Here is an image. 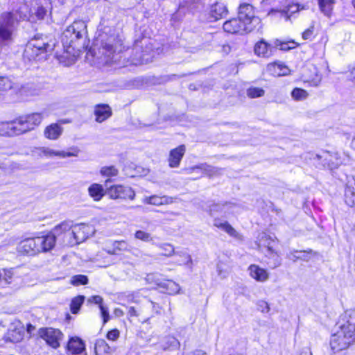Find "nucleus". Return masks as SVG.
Wrapping results in <instances>:
<instances>
[{
	"mask_svg": "<svg viewBox=\"0 0 355 355\" xmlns=\"http://www.w3.org/2000/svg\"><path fill=\"white\" fill-rule=\"evenodd\" d=\"M211 15L216 20L220 19L227 14V9L224 3H216L211 7Z\"/></svg>",
	"mask_w": 355,
	"mask_h": 355,
	"instance_id": "obj_33",
	"label": "nucleus"
},
{
	"mask_svg": "<svg viewBox=\"0 0 355 355\" xmlns=\"http://www.w3.org/2000/svg\"><path fill=\"white\" fill-rule=\"evenodd\" d=\"M87 33V25L83 20H76L62 33L61 40L64 48H79V44Z\"/></svg>",
	"mask_w": 355,
	"mask_h": 355,
	"instance_id": "obj_1",
	"label": "nucleus"
},
{
	"mask_svg": "<svg viewBox=\"0 0 355 355\" xmlns=\"http://www.w3.org/2000/svg\"><path fill=\"white\" fill-rule=\"evenodd\" d=\"M88 302L90 303H94L99 305L101 316L103 319V323H106L110 319V315L107 308L104 306L103 304H102L103 298L99 295H94L89 297L88 299Z\"/></svg>",
	"mask_w": 355,
	"mask_h": 355,
	"instance_id": "obj_32",
	"label": "nucleus"
},
{
	"mask_svg": "<svg viewBox=\"0 0 355 355\" xmlns=\"http://www.w3.org/2000/svg\"><path fill=\"white\" fill-rule=\"evenodd\" d=\"M162 346L164 350L177 349L180 347V342L175 337L168 336L164 338Z\"/></svg>",
	"mask_w": 355,
	"mask_h": 355,
	"instance_id": "obj_40",
	"label": "nucleus"
},
{
	"mask_svg": "<svg viewBox=\"0 0 355 355\" xmlns=\"http://www.w3.org/2000/svg\"><path fill=\"white\" fill-rule=\"evenodd\" d=\"M304 355H308L307 354H304Z\"/></svg>",
	"mask_w": 355,
	"mask_h": 355,
	"instance_id": "obj_64",
	"label": "nucleus"
},
{
	"mask_svg": "<svg viewBox=\"0 0 355 355\" xmlns=\"http://www.w3.org/2000/svg\"><path fill=\"white\" fill-rule=\"evenodd\" d=\"M68 350L73 354H79L85 349V344L79 338H72L67 345Z\"/></svg>",
	"mask_w": 355,
	"mask_h": 355,
	"instance_id": "obj_31",
	"label": "nucleus"
},
{
	"mask_svg": "<svg viewBox=\"0 0 355 355\" xmlns=\"http://www.w3.org/2000/svg\"><path fill=\"white\" fill-rule=\"evenodd\" d=\"M119 173L118 169L114 166H104L101 169V174L105 177H114L116 176Z\"/></svg>",
	"mask_w": 355,
	"mask_h": 355,
	"instance_id": "obj_45",
	"label": "nucleus"
},
{
	"mask_svg": "<svg viewBox=\"0 0 355 355\" xmlns=\"http://www.w3.org/2000/svg\"><path fill=\"white\" fill-rule=\"evenodd\" d=\"M19 249L21 251L30 254L35 255L39 253L38 244L37 242V236L33 238H28L19 244Z\"/></svg>",
	"mask_w": 355,
	"mask_h": 355,
	"instance_id": "obj_22",
	"label": "nucleus"
},
{
	"mask_svg": "<svg viewBox=\"0 0 355 355\" xmlns=\"http://www.w3.org/2000/svg\"><path fill=\"white\" fill-rule=\"evenodd\" d=\"M320 9L324 15L329 17L335 4V0H318Z\"/></svg>",
	"mask_w": 355,
	"mask_h": 355,
	"instance_id": "obj_37",
	"label": "nucleus"
},
{
	"mask_svg": "<svg viewBox=\"0 0 355 355\" xmlns=\"http://www.w3.org/2000/svg\"><path fill=\"white\" fill-rule=\"evenodd\" d=\"M259 309L263 313H268L270 311L268 304L265 301H260L258 303Z\"/></svg>",
	"mask_w": 355,
	"mask_h": 355,
	"instance_id": "obj_55",
	"label": "nucleus"
},
{
	"mask_svg": "<svg viewBox=\"0 0 355 355\" xmlns=\"http://www.w3.org/2000/svg\"><path fill=\"white\" fill-rule=\"evenodd\" d=\"M257 244L260 248L261 246L267 248V250H271L275 244V241L268 234L262 232L257 237Z\"/></svg>",
	"mask_w": 355,
	"mask_h": 355,
	"instance_id": "obj_30",
	"label": "nucleus"
},
{
	"mask_svg": "<svg viewBox=\"0 0 355 355\" xmlns=\"http://www.w3.org/2000/svg\"><path fill=\"white\" fill-rule=\"evenodd\" d=\"M73 227H71V229H69L63 236H62V239L60 241L63 245H69V246H74L76 245V241L75 239V236L73 234Z\"/></svg>",
	"mask_w": 355,
	"mask_h": 355,
	"instance_id": "obj_41",
	"label": "nucleus"
},
{
	"mask_svg": "<svg viewBox=\"0 0 355 355\" xmlns=\"http://www.w3.org/2000/svg\"><path fill=\"white\" fill-rule=\"evenodd\" d=\"M12 276H13V272H12V271L11 270H4L3 279L7 283H10L11 282V279L12 278Z\"/></svg>",
	"mask_w": 355,
	"mask_h": 355,
	"instance_id": "obj_56",
	"label": "nucleus"
},
{
	"mask_svg": "<svg viewBox=\"0 0 355 355\" xmlns=\"http://www.w3.org/2000/svg\"><path fill=\"white\" fill-rule=\"evenodd\" d=\"M94 114L96 121L102 123L112 115L110 107L106 104H98L94 107Z\"/></svg>",
	"mask_w": 355,
	"mask_h": 355,
	"instance_id": "obj_23",
	"label": "nucleus"
},
{
	"mask_svg": "<svg viewBox=\"0 0 355 355\" xmlns=\"http://www.w3.org/2000/svg\"><path fill=\"white\" fill-rule=\"evenodd\" d=\"M223 29L225 32L236 34L252 32V27L247 26L245 22L239 17L231 19L223 24Z\"/></svg>",
	"mask_w": 355,
	"mask_h": 355,
	"instance_id": "obj_9",
	"label": "nucleus"
},
{
	"mask_svg": "<svg viewBox=\"0 0 355 355\" xmlns=\"http://www.w3.org/2000/svg\"><path fill=\"white\" fill-rule=\"evenodd\" d=\"M214 225L227 232L230 236L236 237L238 233L227 221H223L220 219L214 220Z\"/></svg>",
	"mask_w": 355,
	"mask_h": 355,
	"instance_id": "obj_35",
	"label": "nucleus"
},
{
	"mask_svg": "<svg viewBox=\"0 0 355 355\" xmlns=\"http://www.w3.org/2000/svg\"><path fill=\"white\" fill-rule=\"evenodd\" d=\"M174 198L167 196H159L153 195L149 197H145L142 201L146 204L159 206L162 205L172 204L174 202Z\"/></svg>",
	"mask_w": 355,
	"mask_h": 355,
	"instance_id": "obj_26",
	"label": "nucleus"
},
{
	"mask_svg": "<svg viewBox=\"0 0 355 355\" xmlns=\"http://www.w3.org/2000/svg\"><path fill=\"white\" fill-rule=\"evenodd\" d=\"M119 336V331L117 329H113L108 331L107 334V339L110 340H116Z\"/></svg>",
	"mask_w": 355,
	"mask_h": 355,
	"instance_id": "obj_54",
	"label": "nucleus"
},
{
	"mask_svg": "<svg viewBox=\"0 0 355 355\" xmlns=\"http://www.w3.org/2000/svg\"><path fill=\"white\" fill-rule=\"evenodd\" d=\"M302 9H304V6H302L298 3H293L288 6L286 10L271 9L268 12V15L273 16L277 15L279 17L284 18L285 20H288L291 15Z\"/></svg>",
	"mask_w": 355,
	"mask_h": 355,
	"instance_id": "obj_20",
	"label": "nucleus"
},
{
	"mask_svg": "<svg viewBox=\"0 0 355 355\" xmlns=\"http://www.w3.org/2000/svg\"><path fill=\"white\" fill-rule=\"evenodd\" d=\"M313 159L317 162L318 167L327 168L330 170L337 168L342 164V159L338 153L322 150L315 154Z\"/></svg>",
	"mask_w": 355,
	"mask_h": 355,
	"instance_id": "obj_4",
	"label": "nucleus"
},
{
	"mask_svg": "<svg viewBox=\"0 0 355 355\" xmlns=\"http://www.w3.org/2000/svg\"><path fill=\"white\" fill-rule=\"evenodd\" d=\"M238 17L248 26L252 27V31L261 27V19L255 16L253 6L248 3L240 6Z\"/></svg>",
	"mask_w": 355,
	"mask_h": 355,
	"instance_id": "obj_5",
	"label": "nucleus"
},
{
	"mask_svg": "<svg viewBox=\"0 0 355 355\" xmlns=\"http://www.w3.org/2000/svg\"><path fill=\"white\" fill-rule=\"evenodd\" d=\"M186 151L184 145H180L178 147L171 150L168 159V165L171 168L178 167Z\"/></svg>",
	"mask_w": 355,
	"mask_h": 355,
	"instance_id": "obj_21",
	"label": "nucleus"
},
{
	"mask_svg": "<svg viewBox=\"0 0 355 355\" xmlns=\"http://www.w3.org/2000/svg\"><path fill=\"white\" fill-rule=\"evenodd\" d=\"M340 334L347 340H348L351 344L355 342V323L348 320L342 325L340 326L338 330Z\"/></svg>",
	"mask_w": 355,
	"mask_h": 355,
	"instance_id": "obj_24",
	"label": "nucleus"
},
{
	"mask_svg": "<svg viewBox=\"0 0 355 355\" xmlns=\"http://www.w3.org/2000/svg\"><path fill=\"white\" fill-rule=\"evenodd\" d=\"M206 173L208 175L211 176L218 173V170L216 168L212 166H208L207 168L205 169Z\"/></svg>",
	"mask_w": 355,
	"mask_h": 355,
	"instance_id": "obj_58",
	"label": "nucleus"
},
{
	"mask_svg": "<svg viewBox=\"0 0 355 355\" xmlns=\"http://www.w3.org/2000/svg\"><path fill=\"white\" fill-rule=\"evenodd\" d=\"M39 253L51 250L55 245V236L50 233L46 235L37 236Z\"/></svg>",
	"mask_w": 355,
	"mask_h": 355,
	"instance_id": "obj_19",
	"label": "nucleus"
},
{
	"mask_svg": "<svg viewBox=\"0 0 355 355\" xmlns=\"http://www.w3.org/2000/svg\"><path fill=\"white\" fill-rule=\"evenodd\" d=\"M291 96L295 100L301 101L305 99L307 97L308 94L304 89L295 88L291 92Z\"/></svg>",
	"mask_w": 355,
	"mask_h": 355,
	"instance_id": "obj_47",
	"label": "nucleus"
},
{
	"mask_svg": "<svg viewBox=\"0 0 355 355\" xmlns=\"http://www.w3.org/2000/svg\"><path fill=\"white\" fill-rule=\"evenodd\" d=\"M76 245L84 242L89 236L94 233L93 226L87 224H77L72 225Z\"/></svg>",
	"mask_w": 355,
	"mask_h": 355,
	"instance_id": "obj_13",
	"label": "nucleus"
},
{
	"mask_svg": "<svg viewBox=\"0 0 355 355\" xmlns=\"http://www.w3.org/2000/svg\"><path fill=\"white\" fill-rule=\"evenodd\" d=\"M89 196L96 201L100 200L105 195L104 189L99 184H92L88 189Z\"/></svg>",
	"mask_w": 355,
	"mask_h": 355,
	"instance_id": "obj_34",
	"label": "nucleus"
},
{
	"mask_svg": "<svg viewBox=\"0 0 355 355\" xmlns=\"http://www.w3.org/2000/svg\"><path fill=\"white\" fill-rule=\"evenodd\" d=\"M62 131L63 129L60 125L52 123L45 128L44 134L47 139L56 140L60 137Z\"/></svg>",
	"mask_w": 355,
	"mask_h": 355,
	"instance_id": "obj_28",
	"label": "nucleus"
},
{
	"mask_svg": "<svg viewBox=\"0 0 355 355\" xmlns=\"http://www.w3.org/2000/svg\"><path fill=\"white\" fill-rule=\"evenodd\" d=\"M38 335L48 345L54 349L60 347V341L63 338L62 333L59 329L53 328H41Z\"/></svg>",
	"mask_w": 355,
	"mask_h": 355,
	"instance_id": "obj_8",
	"label": "nucleus"
},
{
	"mask_svg": "<svg viewBox=\"0 0 355 355\" xmlns=\"http://www.w3.org/2000/svg\"><path fill=\"white\" fill-rule=\"evenodd\" d=\"M180 256L183 257V260L179 263L180 264H188L189 263H191L192 259L189 254L183 252Z\"/></svg>",
	"mask_w": 355,
	"mask_h": 355,
	"instance_id": "obj_57",
	"label": "nucleus"
},
{
	"mask_svg": "<svg viewBox=\"0 0 355 355\" xmlns=\"http://www.w3.org/2000/svg\"><path fill=\"white\" fill-rule=\"evenodd\" d=\"M266 257H268L269 261L267 263L272 268H275L280 266L281 259L279 254L272 249L271 250H267L266 252Z\"/></svg>",
	"mask_w": 355,
	"mask_h": 355,
	"instance_id": "obj_36",
	"label": "nucleus"
},
{
	"mask_svg": "<svg viewBox=\"0 0 355 355\" xmlns=\"http://www.w3.org/2000/svg\"><path fill=\"white\" fill-rule=\"evenodd\" d=\"M265 91L260 87H251L247 89V96L251 98L263 96Z\"/></svg>",
	"mask_w": 355,
	"mask_h": 355,
	"instance_id": "obj_44",
	"label": "nucleus"
},
{
	"mask_svg": "<svg viewBox=\"0 0 355 355\" xmlns=\"http://www.w3.org/2000/svg\"><path fill=\"white\" fill-rule=\"evenodd\" d=\"M131 250V245L125 240L110 241L105 248L106 252L112 255H119L125 252H130Z\"/></svg>",
	"mask_w": 355,
	"mask_h": 355,
	"instance_id": "obj_12",
	"label": "nucleus"
},
{
	"mask_svg": "<svg viewBox=\"0 0 355 355\" xmlns=\"http://www.w3.org/2000/svg\"><path fill=\"white\" fill-rule=\"evenodd\" d=\"M192 355H206V354L200 350L195 351Z\"/></svg>",
	"mask_w": 355,
	"mask_h": 355,
	"instance_id": "obj_60",
	"label": "nucleus"
},
{
	"mask_svg": "<svg viewBox=\"0 0 355 355\" xmlns=\"http://www.w3.org/2000/svg\"><path fill=\"white\" fill-rule=\"evenodd\" d=\"M135 238L144 242H150L152 241L150 234L143 230L136 231L135 233Z\"/></svg>",
	"mask_w": 355,
	"mask_h": 355,
	"instance_id": "obj_51",
	"label": "nucleus"
},
{
	"mask_svg": "<svg viewBox=\"0 0 355 355\" xmlns=\"http://www.w3.org/2000/svg\"><path fill=\"white\" fill-rule=\"evenodd\" d=\"M235 208V205L230 202L212 203L209 206V212L211 216L216 214H230L234 213Z\"/></svg>",
	"mask_w": 355,
	"mask_h": 355,
	"instance_id": "obj_18",
	"label": "nucleus"
},
{
	"mask_svg": "<svg viewBox=\"0 0 355 355\" xmlns=\"http://www.w3.org/2000/svg\"><path fill=\"white\" fill-rule=\"evenodd\" d=\"M28 43L26 44L24 51V58L29 61L40 59V56L44 54L40 51H38L35 47H31L29 52H28Z\"/></svg>",
	"mask_w": 355,
	"mask_h": 355,
	"instance_id": "obj_38",
	"label": "nucleus"
},
{
	"mask_svg": "<svg viewBox=\"0 0 355 355\" xmlns=\"http://www.w3.org/2000/svg\"><path fill=\"white\" fill-rule=\"evenodd\" d=\"M85 300V297L78 295L72 299L70 304V310L73 314L78 313Z\"/></svg>",
	"mask_w": 355,
	"mask_h": 355,
	"instance_id": "obj_42",
	"label": "nucleus"
},
{
	"mask_svg": "<svg viewBox=\"0 0 355 355\" xmlns=\"http://www.w3.org/2000/svg\"><path fill=\"white\" fill-rule=\"evenodd\" d=\"M164 285L169 294H177L180 292V286L173 281H167Z\"/></svg>",
	"mask_w": 355,
	"mask_h": 355,
	"instance_id": "obj_49",
	"label": "nucleus"
},
{
	"mask_svg": "<svg viewBox=\"0 0 355 355\" xmlns=\"http://www.w3.org/2000/svg\"><path fill=\"white\" fill-rule=\"evenodd\" d=\"M107 195L112 199H130L133 200L135 193L131 187L123 185H114L107 189Z\"/></svg>",
	"mask_w": 355,
	"mask_h": 355,
	"instance_id": "obj_10",
	"label": "nucleus"
},
{
	"mask_svg": "<svg viewBox=\"0 0 355 355\" xmlns=\"http://www.w3.org/2000/svg\"><path fill=\"white\" fill-rule=\"evenodd\" d=\"M351 343L345 338L339 331L333 334L330 340V346L331 350L334 352H339L340 351L347 349L350 345Z\"/></svg>",
	"mask_w": 355,
	"mask_h": 355,
	"instance_id": "obj_15",
	"label": "nucleus"
},
{
	"mask_svg": "<svg viewBox=\"0 0 355 355\" xmlns=\"http://www.w3.org/2000/svg\"><path fill=\"white\" fill-rule=\"evenodd\" d=\"M352 146H353V148L355 149V137H354V139H352Z\"/></svg>",
	"mask_w": 355,
	"mask_h": 355,
	"instance_id": "obj_62",
	"label": "nucleus"
},
{
	"mask_svg": "<svg viewBox=\"0 0 355 355\" xmlns=\"http://www.w3.org/2000/svg\"><path fill=\"white\" fill-rule=\"evenodd\" d=\"M71 227L72 224L71 222L63 221L59 225H56L50 232V234L54 235L55 241L56 239L60 241L62 239V236H63L64 234L68 230H69V229H71Z\"/></svg>",
	"mask_w": 355,
	"mask_h": 355,
	"instance_id": "obj_29",
	"label": "nucleus"
},
{
	"mask_svg": "<svg viewBox=\"0 0 355 355\" xmlns=\"http://www.w3.org/2000/svg\"><path fill=\"white\" fill-rule=\"evenodd\" d=\"M13 83L8 76H0V91H7L12 88Z\"/></svg>",
	"mask_w": 355,
	"mask_h": 355,
	"instance_id": "obj_46",
	"label": "nucleus"
},
{
	"mask_svg": "<svg viewBox=\"0 0 355 355\" xmlns=\"http://www.w3.org/2000/svg\"><path fill=\"white\" fill-rule=\"evenodd\" d=\"M344 201L350 207L355 208V178L347 179L345 187Z\"/></svg>",
	"mask_w": 355,
	"mask_h": 355,
	"instance_id": "obj_17",
	"label": "nucleus"
},
{
	"mask_svg": "<svg viewBox=\"0 0 355 355\" xmlns=\"http://www.w3.org/2000/svg\"><path fill=\"white\" fill-rule=\"evenodd\" d=\"M44 86L41 83H28L21 86L19 93L24 98L39 96L43 91Z\"/></svg>",
	"mask_w": 355,
	"mask_h": 355,
	"instance_id": "obj_14",
	"label": "nucleus"
},
{
	"mask_svg": "<svg viewBox=\"0 0 355 355\" xmlns=\"http://www.w3.org/2000/svg\"><path fill=\"white\" fill-rule=\"evenodd\" d=\"M159 248L163 250L162 254L166 257H171L175 254L174 247L169 243H164L159 245Z\"/></svg>",
	"mask_w": 355,
	"mask_h": 355,
	"instance_id": "obj_52",
	"label": "nucleus"
},
{
	"mask_svg": "<svg viewBox=\"0 0 355 355\" xmlns=\"http://www.w3.org/2000/svg\"><path fill=\"white\" fill-rule=\"evenodd\" d=\"M101 343L102 344H104V343H105V342H104L103 340H101Z\"/></svg>",
	"mask_w": 355,
	"mask_h": 355,
	"instance_id": "obj_63",
	"label": "nucleus"
},
{
	"mask_svg": "<svg viewBox=\"0 0 355 355\" xmlns=\"http://www.w3.org/2000/svg\"><path fill=\"white\" fill-rule=\"evenodd\" d=\"M122 44L119 40H116L114 37H110L108 41L102 44L103 53L107 57L106 62H116L114 60V53L122 50Z\"/></svg>",
	"mask_w": 355,
	"mask_h": 355,
	"instance_id": "obj_11",
	"label": "nucleus"
},
{
	"mask_svg": "<svg viewBox=\"0 0 355 355\" xmlns=\"http://www.w3.org/2000/svg\"><path fill=\"white\" fill-rule=\"evenodd\" d=\"M0 135H19L15 120L0 122Z\"/></svg>",
	"mask_w": 355,
	"mask_h": 355,
	"instance_id": "obj_27",
	"label": "nucleus"
},
{
	"mask_svg": "<svg viewBox=\"0 0 355 355\" xmlns=\"http://www.w3.org/2000/svg\"><path fill=\"white\" fill-rule=\"evenodd\" d=\"M50 0H42L41 5L37 7L35 15L38 19H42L46 14L47 10L51 9Z\"/></svg>",
	"mask_w": 355,
	"mask_h": 355,
	"instance_id": "obj_39",
	"label": "nucleus"
},
{
	"mask_svg": "<svg viewBox=\"0 0 355 355\" xmlns=\"http://www.w3.org/2000/svg\"><path fill=\"white\" fill-rule=\"evenodd\" d=\"M128 313L130 317L137 316V311L135 307L130 306L128 308Z\"/></svg>",
	"mask_w": 355,
	"mask_h": 355,
	"instance_id": "obj_59",
	"label": "nucleus"
},
{
	"mask_svg": "<svg viewBox=\"0 0 355 355\" xmlns=\"http://www.w3.org/2000/svg\"><path fill=\"white\" fill-rule=\"evenodd\" d=\"M272 73L274 76H282L288 73L289 69L284 64H275L272 65Z\"/></svg>",
	"mask_w": 355,
	"mask_h": 355,
	"instance_id": "obj_43",
	"label": "nucleus"
},
{
	"mask_svg": "<svg viewBox=\"0 0 355 355\" xmlns=\"http://www.w3.org/2000/svg\"><path fill=\"white\" fill-rule=\"evenodd\" d=\"M115 313L117 315H121L123 314V311L119 309H115Z\"/></svg>",
	"mask_w": 355,
	"mask_h": 355,
	"instance_id": "obj_61",
	"label": "nucleus"
},
{
	"mask_svg": "<svg viewBox=\"0 0 355 355\" xmlns=\"http://www.w3.org/2000/svg\"><path fill=\"white\" fill-rule=\"evenodd\" d=\"M276 48L270 44L266 42L264 40L257 42L254 46V52L259 57L268 58L272 56Z\"/></svg>",
	"mask_w": 355,
	"mask_h": 355,
	"instance_id": "obj_16",
	"label": "nucleus"
},
{
	"mask_svg": "<svg viewBox=\"0 0 355 355\" xmlns=\"http://www.w3.org/2000/svg\"><path fill=\"white\" fill-rule=\"evenodd\" d=\"M80 150L77 147H71L67 151L55 150L48 147H41L36 148L34 153L40 157H45L51 158L58 157L60 158H65L68 157H77Z\"/></svg>",
	"mask_w": 355,
	"mask_h": 355,
	"instance_id": "obj_6",
	"label": "nucleus"
},
{
	"mask_svg": "<svg viewBox=\"0 0 355 355\" xmlns=\"http://www.w3.org/2000/svg\"><path fill=\"white\" fill-rule=\"evenodd\" d=\"M314 27L310 26L302 33V38L305 40H310L313 34Z\"/></svg>",
	"mask_w": 355,
	"mask_h": 355,
	"instance_id": "obj_53",
	"label": "nucleus"
},
{
	"mask_svg": "<svg viewBox=\"0 0 355 355\" xmlns=\"http://www.w3.org/2000/svg\"><path fill=\"white\" fill-rule=\"evenodd\" d=\"M55 46V40L47 35H37L28 42V49L31 47H35L38 51L45 53L53 50Z\"/></svg>",
	"mask_w": 355,
	"mask_h": 355,
	"instance_id": "obj_7",
	"label": "nucleus"
},
{
	"mask_svg": "<svg viewBox=\"0 0 355 355\" xmlns=\"http://www.w3.org/2000/svg\"><path fill=\"white\" fill-rule=\"evenodd\" d=\"M248 271L250 277L257 282H264L269 277V274L266 270L255 264L250 265Z\"/></svg>",
	"mask_w": 355,
	"mask_h": 355,
	"instance_id": "obj_25",
	"label": "nucleus"
},
{
	"mask_svg": "<svg viewBox=\"0 0 355 355\" xmlns=\"http://www.w3.org/2000/svg\"><path fill=\"white\" fill-rule=\"evenodd\" d=\"M44 117V113L35 112L15 119L19 135L33 130L40 124Z\"/></svg>",
	"mask_w": 355,
	"mask_h": 355,
	"instance_id": "obj_3",
	"label": "nucleus"
},
{
	"mask_svg": "<svg viewBox=\"0 0 355 355\" xmlns=\"http://www.w3.org/2000/svg\"><path fill=\"white\" fill-rule=\"evenodd\" d=\"M275 45L279 46V49L282 51H288L294 49L296 46V43L294 41L281 42L277 40Z\"/></svg>",
	"mask_w": 355,
	"mask_h": 355,
	"instance_id": "obj_50",
	"label": "nucleus"
},
{
	"mask_svg": "<svg viewBox=\"0 0 355 355\" xmlns=\"http://www.w3.org/2000/svg\"><path fill=\"white\" fill-rule=\"evenodd\" d=\"M15 31V19L13 14L6 12L0 19V45L8 44L12 40Z\"/></svg>",
	"mask_w": 355,
	"mask_h": 355,
	"instance_id": "obj_2",
	"label": "nucleus"
},
{
	"mask_svg": "<svg viewBox=\"0 0 355 355\" xmlns=\"http://www.w3.org/2000/svg\"><path fill=\"white\" fill-rule=\"evenodd\" d=\"M70 282L73 286L85 285L88 282V278L85 275H75L71 277Z\"/></svg>",
	"mask_w": 355,
	"mask_h": 355,
	"instance_id": "obj_48",
	"label": "nucleus"
}]
</instances>
